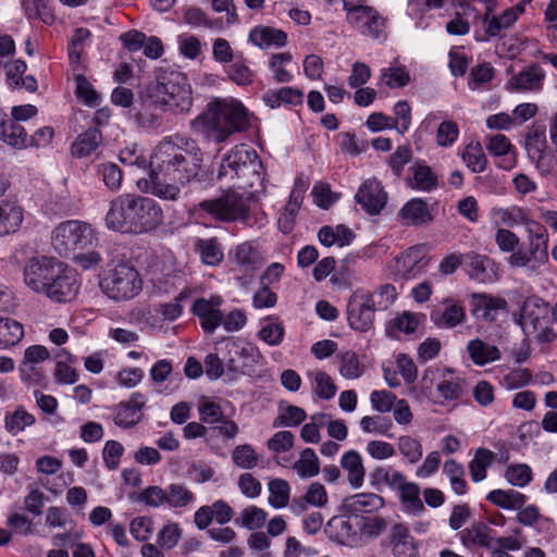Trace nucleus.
Returning <instances> with one entry per match:
<instances>
[{"instance_id":"nucleus-64","label":"nucleus","mask_w":557,"mask_h":557,"mask_svg":"<svg viewBox=\"0 0 557 557\" xmlns=\"http://www.w3.org/2000/svg\"><path fill=\"white\" fill-rule=\"evenodd\" d=\"M339 373L346 379H358L362 375L363 369L356 352L346 351L342 355Z\"/></svg>"},{"instance_id":"nucleus-35","label":"nucleus","mask_w":557,"mask_h":557,"mask_svg":"<svg viewBox=\"0 0 557 557\" xmlns=\"http://www.w3.org/2000/svg\"><path fill=\"white\" fill-rule=\"evenodd\" d=\"M494 458V453L487 448L480 447L475 450L473 459L469 462L470 476L474 483L485 480Z\"/></svg>"},{"instance_id":"nucleus-43","label":"nucleus","mask_w":557,"mask_h":557,"mask_svg":"<svg viewBox=\"0 0 557 557\" xmlns=\"http://www.w3.org/2000/svg\"><path fill=\"white\" fill-rule=\"evenodd\" d=\"M294 469L302 479L313 478L320 472V460L312 448H305L300 453V458L295 462Z\"/></svg>"},{"instance_id":"nucleus-23","label":"nucleus","mask_w":557,"mask_h":557,"mask_svg":"<svg viewBox=\"0 0 557 557\" xmlns=\"http://www.w3.org/2000/svg\"><path fill=\"white\" fill-rule=\"evenodd\" d=\"M384 506V498L375 493H359L346 499L345 510L355 517L363 512H372Z\"/></svg>"},{"instance_id":"nucleus-7","label":"nucleus","mask_w":557,"mask_h":557,"mask_svg":"<svg viewBox=\"0 0 557 557\" xmlns=\"http://www.w3.org/2000/svg\"><path fill=\"white\" fill-rule=\"evenodd\" d=\"M528 234V246L525 250L519 249L511 253L507 261L513 268L527 267L530 271L536 272L542 265L548 263V240L547 228L534 220L525 222Z\"/></svg>"},{"instance_id":"nucleus-4","label":"nucleus","mask_w":557,"mask_h":557,"mask_svg":"<svg viewBox=\"0 0 557 557\" xmlns=\"http://www.w3.org/2000/svg\"><path fill=\"white\" fill-rule=\"evenodd\" d=\"M218 177L237 180L238 188H253L263 182V165L256 150L237 145L223 157Z\"/></svg>"},{"instance_id":"nucleus-59","label":"nucleus","mask_w":557,"mask_h":557,"mask_svg":"<svg viewBox=\"0 0 557 557\" xmlns=\"http://www.w3.org/2000/svg\"><path fill=\"white\" fill-rule=\"evenodd\" d=\"M97 173L102 177L104 185L109 189L115 191L121 187L123 174L115 163L107 162L99 164Z\"/></svg>"},{"instance_id":"nucleus-38","label":"nucleus","mask_w":557,"mask_h":557,"mask_svg":"<svg viewBox=\"0 0 557 557\" xmlns=\"http://www.w3.org/2000/svg\"><path fill=\"white\" fill-rule=\"evenodd\" d=\"M399 500L405 511L420 516L424 510V505L420 498V486L414 482H409L398 492Z\"/></svg>"},{"instance_id":"nucleus-60","label":"nucleus","mask_w":557,"mask_h":557,"mask_svg":"<svg viewBox=\"0 0 557 557\" xmlns=\"http://www.w3.org/2000/svg\"><path fill=\"white\" fill-rule=\"evenodd\" d=\"M359 534L368 537H376L385 529L386 523L380 517H355Z\"/></svg>"},{"instance_id":"nucleus-56","label":"nucleus","mask_w":557,"mask_h":557,"mask_svg":"<svg viewBox=\"0 0 557 557\" xmlns=\"http://www.w3.org/2000/svg\"><path fill=\"white\" fill-rule=\"evenodd\" d=\"M131 498L137 503L157 508L165 504L166 492L158 485H150L138 494L134 493Z\"/></svg>"},{"instance_id":"nucleus-8","label":"nucleus","mask_w":557,"mask_h":557,"mask_svg":"<svg viewBox=\"0 0 557 557\" xmlns=\"http://www.w3.org/2000/svg\"><path fill=\"white\" fill-rule=\"evenodd\" d=\"M96 242L97 237L91 226L76 220L60 223L51 237L53 249L62 257L91 248Z\"/></svg>"},{"instance_id":"nucleus-24","label":"nucleus","mask_w":557,"mask_h":557,"mask_svg":"<svg viewBox=\"0 0 557 557\" xmlns=\"http://www.w3.org/2000/svg\"><path fill=\"white\" fill-rule=\"evenodd\" d=\"M412 177L408 178V185L416 190L432 191L438 187L436 173L424 161H416L410 168Z\"/></svg>"},{"instance_id":"nucleus-12","label":"nucleus","mask_w":557,"mask_h":557,"mask_svg":"<svg viewBox=\"0 0 557 557\" xmlns=\"http://www.w3.org/2000/svg\"><path fill=\"white\" fill-rule=\"evenodd\" d=\"M396 297V288L391 284L382 285L374 294L357 292L349 298L346 313L386 311L393 305Z\"/></svg>"},{"instance_id":"nucleus-13","label":"nucleus","mask_w":557,"mask_h":557,"mask_svg":"<svg viewBox=\"0 0 557 557\" xmlns=\"http://www.w3.org/2000/svg\"><path fill=\"white\" fill-rule=\"evenodd\" d=\"M48 285L44 294L55 302L73 300L79 289L76 271L64 262H61L60 273L53 274Z\"/></svg>"},{"instance_id":"nucleus-58","label":"nucleus","mask_w":557,"mask_h":557,"mask_svg":"<svg viewBox=\"0 0 557 557\" xmlns=\"http://www.w3.org/2000/svg\"><path fill=\"white\" fill-rule=\"evenodd\" d=\"M268 518L265 510L257 506H248L242 511L240 524L248 530H257L264 525ZM237 524L239 520L235 521Z\"/></svg>"},{"instance_id":"nucleus-19","label":"nucleus","mask_w":557,"mask_h":557,"mask_svg":"<svg viewBox=\"0 0 557 557\" xmlns=\"http://www.w3.org/2000/svg\"><path fill=\"white\" fill-rule=\"evenodd\" d=\"M428 263L422 248L413 246L395 258V274L405 280L414 278L424 271Z\"/></svg>"},{"instance_id":"nucleus-2","label":"nucleus","mask_w":557,"mask_h":557,"mask_svg":"<svg viewBox=\"0 0 557 557\" xmlns=\"http://www.w3.org/2000/svg\"><path fill=\"white\" fill-rule=\"evenodd\" d=\"M163 221V212L149 197L123 194L110 202L106 225L123 234H143L156 230Z\"/></svg>"},{"instance_id":"nucleus-21","label":"nucleus","mask_w":557,"mask_h":557,"mask_svg":"<svg viewBox=\"0 0 557 557\" xmlns=\"http://www.w3.org/2000/svg\"><path fill=\"white\" fill-rule=\"evenodd\" d=\"M398 215L405 224L412 226L426 225L434 220L429 203L422 198H412L407 201Z\"/></svg>"},{"instance_id":"nucleus-62","label":"nucleus","mask_w":557,"mask_h":557,"mask_svg":"<svg viewBox=\"0 0 557 557\" xmlns=\"http://www.w3.org/2000/svg\"><path fill=\"white\" fill-rule=\"evenodd\" d=\"M124 450V446L120 442L114 440L107 441L102 449V459L104 466L109 470L117 469Z\"/></svg>"},{"instance_id":"nucleus-54","label":"nucleus","mask_w":557,"mask_h":557,"mask_svg":"<svg viewBox=\"0 0 557 557\" xmlns=\"http://www.w3.org/2000/svg\"><path fill=\"white\" fill-rule=\"evenodd\" d=\"M200 421L207 424H215L223 420L224 412L220 404L202 397L198 404Z\"/></svg>"},{"instance_id":"nucleus-42","label":"nucleus","mask_w":557,"mask_h":557,"mask_svg":"<svg viewBox=\"0 0 557 557\" xmlns=\"http://www.w3.org/2000/svg\"><path fill=\"white\" fill-rule=\"evenodd\" d=\"M471 313L483 311L490 313L491 311L508 310V302L502 297H495L487 294H472L471 295Z\"/></svg>"},{"instance_id":"nucleus-31","label":"nucleus","mask_w":557,"mask_h":557,"mask_svg":"<svg viewBox=\"0 0 557 557\" xmlns=\"http://www.w3.org/2000/svg\"><path fill=\"white\" fill-rule=\"evenodd\" d=\"M263 100L272 109H276L282 104L300 106L304 102V92L294 87L270 89L263 95Z\"/></svg>"},{"instance_id":"nucleus-28","label":"nucleus","mask_w":557,"mask_h":557,"mask_svg":"<svg viewBox=\"0 0 557 557\" xmlns=\"http://www.w3.org/2000/svg\"><path fill=\"white\" fill-rule=\"evenodd\" d=\"M102 139V134L98 128H88L78 135L71 145V153L78 159L89 157L100 147Z\"/></svg>"},{"instance_id":"nucleus-1","label":"nucleus","mask_w":557,"mask_h":557,"mask_svg":"<svg viewBox=\"0 0 557 557\" xmlns=\"http://www.w3.org/2000/svg\"><path fill=\"white\" fill-rule=\"evenodd\" d=\"M202 163L203 152L195 139L176 135L160 141L152 153L151 194L177 200L180 185L200 181Z\"/></svg>"},{"instance_id":"nucleus-22","label":"nucleus","mask_w":557,"mask_h":557,"mask_svg":"<svg viewBox=\"0 0 557 557\" xmlns=\"http://www.w3.org/2000/svg\"><path fill=\"white\" fill-rule=\"evenodd\" d=\"M496 532L484 522L473 523L460 532L461 543L466 547L479 546L492 549Z\"/></svg>"},{"instance_id":"nucleus-47","label":"nucleus","mask_w":557,"mask_h":557,"mask_svg":"<svg viewBox=\"0 0 557 557\" xmlns=\"http://www.w3.org/2000/svg\"><path fill=\"white\" fill-rule=\"evenodd\" d=\"M505 479L512 486L525 487L533 481V471L527 463L509 465L505 471Z\"/></svg>"},{"instance_id":"nucleus-39","label":"nucleus","mask_w":557,"mask_h":557,"mask_svg":"<svg viewBox=\"0 0 557 557\" xmlns=\"http://www.w3.org/2000/svg\"><path fill=\"white\" fill-rule=\"evenodd\" d=\"M284 335V325L278 321L272 320L271 315H265L260 320V330L258 332L260 341L270 346H277L283 342Z\"/></svg>"},{"instance_id":"nucleus-46","label":"nucleus","mask_w":557,"mask_h":557,"mask_svg":"<svg viewBox=\"0 0 557 557\" xmlns=\"http://www.w3.org/2000/svg\"><path fill=\"white\" fill-rule=\"evenodd\" d=\"M462 160L472 173L485 170L487 160L480 143H470L462 152Z\"/></svg>"},{"instance_id":"nucleus-37","label":"nucleus","mask_w":557,"mask_h":557,"mask_svg":"<svg viewBox=\"0 0 557 557\" xmlns=\"http://www.w3.org/2000/svg\"><path fill=\"white\" fill-rule=\"evenodd\" d=\"M468 351L471 360L478 366H484L500 358V351L496 346L478 338L469 342Z\"/></svg>"},{"instance_id":"nucleus-51","label":"nucleus","mask_w":557,"mask_h":557,"mask_svg":"<svg viewBox=\"0 0 557 557\" xmlns=\"http://www.w3.org/2000/svg\"><path fill=\"white\" fill-rule=\"evenodd\" d=\"M307 418L306 411L294 405H288L280 414L274 419V428H292L300 425Z\"/></svg>"},{"instance_id":"nucleus-32","label":"nucleus","mask_w":557,"mask_h":557,"mask_svg":"<svg viewBox=\"0 0 557 557\" xmlns=\"http://www.w3.org/2000/svg\"><path fill=\"white\" fill-rule=\"evenodd\" d=\"M486 499L502 509L516 510L522 508L525 505L528 496L516 490L497 488L491 491L486 495Z\"/></svg>"},{"instance_id":"nucleus-48","label":"nucleus","mask_w":557,"mask_h":557,"mask_svg":"<svg viewBox=\"0 0 557 557\" xmlns=\"http://www.w3.org/2000/svg\"><path fill=\"white\" fill-rule=\"evenodd\" d=\"M269 504L273 508L280 509L287 506L290 494V486L283 479H273L269 482Z\"/></svg>"},{"instance_id":"nucleus-25","label":"nucleus","mask_w":557,"mask_h":557,"mask_svg":"<svg viewBox=\"0 0 557 557\" xmlns=\"http://www.w3.org/2000/svg\"><path fill=\"white\" fill-rule=\"evenodd\" d=\"M0 138L9 146L23 149L28 146V136L25 128L15 120L5 114L0 117Z\"/></svg>"},{"instance_id":"nucleus-26","label":"nucleus","mask_w":557,"mask_h":557,"mask_svg":"<svg viewBox=\"0 0 557 557\" xmlns=\"http://www.w3.org/2000/svg\"><path fill=\"white\" fill-rule=\"evenodd\" d=\"M24 220L23 209L14 202H0V236L16 233Z\"/></svg>"},{"instance_id":"nucleus-34","label":"nucleus","mask_w":557,"mask_h":557,"mask_svg":"<svg viewBox=\"0 0 557 557\" xmlns=\"http://www.w3.org/2000/svg\"><path fill=\"white\" fill-rule=\"evenodd\" d=\"M24 336L22 323L0 315V348L5 349L18 344Z\"/></svg>"},{"instance_id":"nucleus-41","label":"nucleus","mask_w":557,"mask_h":557,"mask_svg":"<svg viewBox=\"0 0 557 557\" xmlns=\"http://www.w3.org/2000/svg\"><path fill=\"white\" fill-rule=\"evenodd\" d=\"M35 416L27 412L22 406H18L13 412H8L4 417L5 430L13 436L35 424Z\"/></svg>"},{"instance_id":"nucleus-14","label":"nucleus","mask_w":557,"mask_h":557,"mask_svg":"<svg viewBox=\"0 0 557 557\" xmlns=\"http://www.w3.org/2000/svg\"><path fill=\"white\" fill-rule=\"evenodd\" d=\"M324 531L327 537L338 545L357 547L362 541L357 522L351 515L348 518L344 516L332 517L327 521Z\"/></svg>"},{"instance_id":"nucleus-44","label":"nucleus","mask_w":557,"mask_h":557,"mask_svg":"<svg viewBox=\"0 0 557 557\" xmlns=\"http://www.w3.org/2000/svg\"><path fill=\"white\" fill-rule=\"evenodd\" d=\"M525 149L529 157L539 158L546 150V129L544 125L533 124L525 135Z\"/></svg>"},{"instance_id":"nucleus-30","label":"nucleus","mask_w":557,"mask_h":557,"mask_svg":"<svg viewBox=\"0 0 557 557\" xmlns=\"http://www.w3.org/2000/svg\"><path fill=\"white\" fill-rule=\"evenodd\" d=\"M234 259L245 272H256L265 263L262 253L249 242L235 248Z\"/></svg>"},{"instance_id":"nucleus-45","label":"nucleus","mask_w":557,"mask_h":557,"mask_svg":"<svg viewBox=\"0 0 557 557\" xmlns=\"http://www.w3.org/2000/svg\"><path fill=\"white\" fill-rule=\"evenodd\" d=\"M397 447L399 454L409 465L417 463L423 456V447L421 441L410 435L399 436Z\"/></svg>"},{"instance_id":"nucleus-3","label":"nucleus","mask_w":557,"mask_h":557,"mask_svg":"<svg viewBox=\"0 0 557 557\" xmlns=\"http://www.w3.org/2000/svg\"><path fill=\"white\" fill-rule=\"evenodd\" d=\"M249 126L248 110L234 99L210 101L206 110L190 121L194 132L215 143L225 141L232 134L244 132Z\"/></svg>"},{"instance_id":"nucleus-57","label":"nucleus","mask_w":557,"mask_h":557,"mask_svg":"<svg viewBox=\"0 0 557 557\" xmlns=\"http://www.w3.org/2000/svg\"><path fill=\"white\" fill-rule=\"evenodd\" d=\"M462 380L460 377L443 379L436 384L438 396L444 401H457L462 396Z\"/></svg>"},{"instance_id":"nucleus-33","label":"nucleus","mask_w":557,"mask_h":557,"mask_svg":"<svg viewBox=\"0 0 557 557\" xmlns=\"http://www.w3.org/2000/svg\"><path fill=\"white\" fill-rule=\"evenodd\" d=\"M392 552L395 557H414L417 547L413 537L401 525H395L391 534Z\"/></svg>"},{"instance_id":"nucleus-61","label":"nucleus","mask_w":557,"mask_h":557,"mask_svg":"<svg viewBox=\"0 0 557 557\" xmlns=\"http://www.w3.org/2000/svg\"><path fill=\"white\" fill-rule=\"evenodd\" d=\"M313 381L314 393L320 399L329 400L335 396L337 387L326 372L317 371Z\"/></svg>"},{"instance_id":"nucleus-36","label":"nucleus","mask_w":557,"mask_h":557,"mask_svg":"<svg viewBox=\"0 0 557 557\" xmlns=\"http://www.w3.org/2000/svg\"><path fill=\"white\" fill-rule=\"evenodd\" d=\"M420 317L425 318V315H395L386 326L387 336L398 339L401 333L414 334L421 324Z\"/></svg>"},{"instance_id":"nucleus-20","label":"nucleus","mask_w":557,"mask_h":557,"mask_svg":"<svg viewBox=\"0 0 557 557\" xmlns=\"http://www.w3.org/2000/svg\"><path fill=\"white\" fill-rule=\"evenodd\" d=\"M545 71L537 63L523 67L513 75L509 85L517 91H540L543 89Z\"/></svg>"},{"instance_id":"nucleus-40","label":"nucleus","mask_w":557,"mask_h":557,"mask_svg":"<svg viewBox=\"0 0 557 557\" xmlns=\"http://www.w3.org/2000/svg\"><path fill=\"white\" fill-rule=\"evenodd\" d=\"M443 473L449 480L451 490L457 495H465L468 492V483L465 480V468L455 459H448L443 467Z\"/></svg>"},{"instance_id":"nucleus-15","label":"nucleus","mask_w":557,"mask_h":557,"mask_svg":"<svg viewBox=\"0 0 557 557\" xmlns=\"http://www.w3.org/2000/svg\"><path fill=\"white\" fill-rule=\"evenodd\" d=\"M147 397L140 392L132 393L126 401L119 403L114 408V423L121 429H132L143 419V409Z\"/></svg>"},{"instance_id":"nucleus-29","label":"nucleus","mask_w":557,"mask_h":557,"mask_svg":"<svg viewBox=\"0 0 557 557\" xmlns=\"http://www.w3.org/2000/svg\"><path fill=\"white\" fill-rule=\"evenodd\" d=\"M249 40L260 47H284L287 44V34L284 30L270 26H256L249 33Z\"/></svg>"},{"instance_id":"nucleus-11","label":"nucleus","mask_w":557,"mask_h":557,"mask_svg":"<svg viewBox=\"0 0 557 557\" xmlns=\"http://www.w3.org/2000/svg\"><path fill=\"white\" fill-rule=\"evenodd\" d=\"M61 262L47 256L30 258L23 272L25 284L34 292L44 293L53 274L60 273Z\"/></svg>"},{"instance_id":"nucleus-50","label":"nucleus","mask_w":557,"mask_h":557,"mask_svg":"<svg viewBox=\"0 0 557 557\" xmlns=\"http://www.w3.org/2000/svg\"><path fill=\"white\" fill-rule=\"evenodd\" d=\"M230 81L238 86H249L255 78V72L247 65L245 60H236L225 70Z\"/></svg>"},{"instance_id":"nucleus-55","label":"nucleus","mask_w":557,"mask_h":557,"mask_svg":"<svg viewBox=\"0 0 557 557\" xmlns=\"http://www.w3.org/2000/svg\"><path fill=\"white\" fill-rule=\"evenodd\" d=\"M20 377L26 385L45 387L47 377L41 367L22 361L18 368Z\"/></svg>"},{"instance_id":"nucleus-27","label":"nucleus","mask_w":557,"mask_h":557,"mask_svg":"<svg viewBox=\"0 0 557 557\" xmlns=\"http://www.w3.org/2000/svg\"><path fill=\"white\" fill-rule=\"evenodd\" d=\"M341 467L347 472V480L351 487L360 488L364 482L366 470L362 457L357 450H348L341 458Z\"/></svg>"},{"instance_id":"nucleus-9","label":"nucleus","mask_w":557,"mask_h":557,"mask_svg":"<svg viewBox=\"0 0 557 557\" xmlns=\"http://www.w3.org/2000/svg\"><path fill=\"white\" fill-rule=\"evenodd\" d=\"M100 287L112 299L127 300L141 290L143 281L133 265L120 263L106 272Z\"/></svg>"},{"instance_id":"nucleus-53","label":"nucleus","mask_w":557,"mask_h":557,"mask_svg":"<svg viewBox=\"0 0 557 557\" xmlns=\"http://www.w3.org/2000/svg\"><path fill=\"white\" fill-rule=\"evenodd\" d=\"M75 95L88 107H97L100 102V95L96 91L84 74L75 75Z\"/></svg>"},{"instance_id":"nucleus-5","label":"nucleus","mask_w":557,"mask_h":557,"mask_svg":"<svg viewBox=\"0 0 557 557\" xmlns=\"http://www.w3.org/2000/svg\"><path fill=\"white\" fill-rule=\"evenodd\" d=\"M159 97L166 101L169 112L187 113L193 106V90L187 76L172 69L160 66L154 72V81L147 84Z\"/></svg>"},{"instance_id":"nucleus-52","label":"nucleus","mask_w":557,"mask_h":557,"mask_svg":"<svg viewBox=\"0 0 557 557\" xmlns=\"http://www.w3.org/2000/svg\"><path fill=\"white\" fill-rule=\"evenodd\" d=\"M165 492V504L173 508L186 507L195 499L194 493L182 484L172 483L168 486Z\"/></svg>"},{"instance_id":"nucleus-16","label":"nucleus","mask_w":557,"mask_h":557,"mask_svg":"<svg viewBox=\"0 0 557 557\" xmlns=\"http://www.w3.org/2000/svg\"><path fill=\"white\" fill-rule=\"evenodd\" d=\"M356 15H351L348 23L355 27L360 34L381 39L386 37V20L373 7L366 5L363 9L356 11Z\"/></svg>"},{"instance_id":"nucleus-10","label":"nucleus","mask_w":557,"mask_h":557,"mask_svg":"<svg viewBox=\"0 0 557 557\" xmlns=\"http://www.w3.org/2000/svg\"><path fill=\"white\" fill-rule=\"evenodd\" d=\"M134 119L144 128H158L163 124L162 112H169L163 97L154 94L148 85L139 91L134 106Z\"/></svg>"},{"instance_id":"nucleus-63","label":"nucleus","mask_w":557,"mask_h":557,"mask_svg":"<svg viewBox=\"0 0 557 557\" xmlns=\"http://www.w3.org/2000/svg\"><path fill=\"white\" fill-rule=\"evenodd\" d=\"M232 459L242 469H252L257 465L258 456L251 445L244 444L235 447Z\"/></svg>"},{"instance_id":"nucleus-18","label":"nucleus","mask_w":557,"mask_h":557,"mask_svg":"<svg viewBox=\"0 0 557 557\" xmlns=\"http://www.w3.org/2000/svg\"><path fill=\"white\" fill-rule=\"evenodd\" d=\"M356 202L370 215L379 214L386 205L387 194L376 180H367L355 196Z\"/></svg>"},{"instance_id":"nucleus-49","label":"nucleus","mask_w":557,"mask_h":557,"mask_svg":"<svg viewBox=\"0 0 557 557\" xmlns=\"http://www.w3.org/2000/svg\"><path fill=\"white\" fill-rule=\"evenodd\" d=\"M197 248L206 264L218 265L222 262L224 255L216 238L199 239Z\"/></svg>"},{"instance_id":"nucleus-6","label":"nucleus","mask_w":557,"mask_h":557,"mask_svg":"<svg viewBox=\"0 0 557 557\" xmlns=\"http://www.w3.org/2000/svg\"><path fill=\"white\" fill-rule=\"evenodd\" d=\"M253 203H256V198L252 191L239 194L230 190L218 198L199 202L198 207L216 221L240 222L252 226L256 223L251 213Z\"/></svg>"},{"instance_id":"nucleus-17","label":"nucleus","mask_w":557,"mask_h":557,"mask_svg":"<svg viewBox=\"0 0 557 557\" xmlns=\"http://www.w3.org/2000/svg\"><path fill=\"white\" fill-rule=\"evenodd\" d=\"M465 264L470 278L479 283H493L499 278L498 264L487 256L468 252L465 255Z\"/></svg>"}]
</instances>
